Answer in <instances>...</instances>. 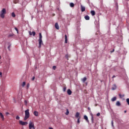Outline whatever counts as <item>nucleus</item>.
<instances>
[{
	"label": "nucleus",
	"instance_id": "f257e3e1",
	"mask_svg": "<svg viewBox=\"0 0 129 129\" xmlns=\"http://www.w3.org/2000/svg\"><path fill=\"white\" fill-rule=\"evenodd\" d=\"M6 14H7V10H6L5 8H4L2 9V10L1 12V14H0L1 18H2V19H4L5 15H6Z\"/></svg>",
	"mask_w": 129,
	"mask_h": 129
},
{
	"label": "nucleus",
	"instance_id": "f03ea898",
	"mask_svg": "<svg viewBox=\"0 0 129 129\" xmlns=\"http://www.w3.org/2000/svg\"><path fill=\"white\" fill-rule=\"evenodd\" d=\"M29 129H35V124L34 122L30 121L29 123Z\"/></svg>",
	"mask_w": 129,
	"mask_h": 129
},
{
	"label": "nucleus",
	"instance_id": "7ed1b4c3",
	"mask_svg": "<svg viewBox=\"0 0 129 129\" xmlns=\"http://www.w3.org/2000/svg\"><path fill=\"white\" fill-rule=\"evenodd\" d=\"M75 118L78 119L77 123L78 124L80 123V119L81 118V116L79 115V113H77L75 115Z\"/></svg>",
	"mask_w": 129,
	"mask_h": 129
},
{
	"label": "nucleus",
	"instance_id": "20e7f679",
	"mask_svg": "<svg viewBox=\"0 0 129 129\" xmlns=\"http://www.w3.org/2000/svg\"><path fill=\"white\" fill-rule=\"evenodd\" d=\"M19 123L21 125H26L28 124V122H24L22 120H19Z\"/></svg>",
	"mask_w": 129,
	"mask_h": 129
},
{
	"label": "nucleus",
	"instance_id": "39448f33",
	"mask_svg": "<svg viewBox=\"0 0 129 129\" xmlns=\"http://www.w3.org/2000/svg\"><path fill=\"white\" fill-rule=\"evenodd\" d=\"M39 41V48H41L42 44H43V40H42V39H39L38 40Z\"/></svg>",
	"mask_w": 129,
	"mask_h": 129
},
{
	"label": "nucleus",
	"instance_id": "423d86ee",
	"mask_svg": "<svg viewBox=\"0 0 129 129\" xmlns=\"http://www.w3.org/2000/svg\"><path fill=\"white\" fill-rule=\"evenodd\" d=\"M30 117V113H26L24 117V120H27V119Z\"/></svg>",
	"mask_w": 129,
	"mask_h": 129
},
{
	"label": "nucleus",
	"instance_id": "0eeeda50",
	"mask_svg": "<svg viewBox=\"0 0 129 129\" xmlns=\"http://www.w3.org/2000/svg\"><path fill=\"white\" fill-rule=\"evenodd\" d=\"M29 35L30 36H32L33 35V36H36V32H35V31H33L32 32L31 31H29Z\"/></svg>",
	"mask_w": 129,
	"mask_h": 129
},
{
	"label": "nucleus",
	"instance_id": "6e6552de",
	"mask_svg": "<svg viewBox=\"0 0 129 129\" xmlns=\"http://www.w3.org/2000/svg\"><path fill=\"white\" fill-rule=\"evenodd\" d=\"M67 93L69 95H71V94H72V91H71V90H70V89H69L67 90Z\"/></svg>",
	"mask_w": 129,
	"mask_h": 129
},
{
	"label": "nucleus",
	"instance_id": "1a4fd4ad",
	"mask_svg": "<svg viewBox=\"0 0 129 129\" xmlns=\"http://www.w3.org/2000/svg\"><path fill=\"white\" fill-rule=\"evenodd\" d=\"M81 12H85V7L81 5Z\"/></svg>",
	"mask_w": 129,
	"mask_h": 129
},
{
	"label": "nucleus",
	"instance_id": "9d476101",
	"mask_svg": "<svg viewBox=\"0 0 129 129\" xmlns=\"http://www.w3.org/2000/svg\"><path fill=\"white\" fill-rule=\"evenodd\" d=\"M55 29H56V30H59V25L58 24V23H56L55 24Z\"/></svg>",
	"mask_w": 129,
	"mask_h": 129
},
{
	"label": "nucleus",
	"instance_id": "9b49d317",
	"mask_svg": "<svg viewBox=\"0 0 129 129\" xmlns=\"http://www.w3.org/2000/svg\"><path fill=\"white\" fill-rule=\"evenodd\" d=\"M84 119H85V120H86V121H87L88 122H89V120H88V117H87V116L84 115Z\"/></svg>",
	"mask_w": 129,
	"mask_h": 129
},
{
	"label": "nucleus",
	"instance_id": "f8f14e48",
	"mask_svg": "<svg viewBox=\"0 0 129 129\" xmlns=\"http://www.w3.org/2000/svg\"><path fill=\"white\" fill-rule=\"evenodd\" d=\"M116 89V85H113L112 87V90H115Z\"/></svg>",
	"mask_w": 129,
	"mask_h": 129
},
{
	"label": "nucleus",
	"instance_id": "ddd939ff",
	"mask_svg": "<svg viewBox=\"0 0 129 129\" xmlns=\"http://www.w3.org/2000/svg\"><path fill=\"white\" fill-rule=\"evenodd\" d=\"M85 20H86L87 21H88L90 20V17H89V16L88 15H87L86 16H85Z\"/></svg>",
	"mask_w": 129,
	"mask_h": 129
},
{
	"label": "nucleus",
	"instance_id": "4468645a",
	"mask_svg": "<svg viewBox=\"0 0 129 129\" xmlns=\"http://www.w3.org/2000/svg\"><path fill=\"white\" fill-rule=\"evenodd\" d=\"M1 118L2 119V120H5V117H4V115L3 113H0Z\"/></svg>",
	"mask_w": 129,
	"mask_h": 129
},
{
	"label": "nucleus",
	"instance_id": "2eb2a0df",
	"mask_svg": "<svg viewBox=\"0 0 129 129\" xmlns=\"http://www.w3.org/2000/svg\"><path fill=\"white\" fill-rule=\"evenodd\" d=\"M86 80H87V78L86 77H84V78H83L82 79V81L83 83H84V82H85V81H86Z\"/></svg>",
	"mask_w": 129,
	"mask_h": 129
},
{
	"label": "nucleus",
	"instance_id": "dca6fc26",
	"mask_svg": "<svg viewBox=\"0 0 129 129\" xmlns=\"http://www.w3.org/2000/svg\"><path fill=\"white\" fill-rule=\"evenodd\" d=\"M91 14L92 16H95V11H91Z\"/></svg>",
	"mask_w": 129,
	"mask_h": 129
},
{
	"label": "nucleus",
	"instance_id": "f3484780",
	"mask_svg": "<svg viewBox=\"0 0 129 129\" xmlns=\"http://www.w3.org/2000/svg\"><path fill=\"white\" fill-rule=\"evenodd\" d=\"M116 105L117 106H120V102L119 101H117L116 103Z\"/></svg>",
	"mask_w": 129,
	"mask_h": 129
},
{
	"label": "nucleus",
	"instance_id": "a211bd4d",
	"mask_svg": "<svg viewBox=\"0 0 129 129\" xmlns=\"http://www.w3.org/2000/svg\"><path fill=\"white\" fill-rule=\"evenodd\" d=\"M70 6L71 8H74V4H73V3H70Z\"/></svg>",
	"mask_w": 129,
	"mask_h": 129
},
{
	"label": "nucleus",
	"instance_id": "6ab92c4d",
	"mask_svg": "<svg viewBox=\"0 0 129 129\" xmlns=\"http://www.w3.org/2000/svg\"><path fill=\"white\" fill-rule=\"evenodd\" d=\"M116 100V97H114L111 99V101H115Z\"/></svg>",
	"mask_w": 129,
	"mask_h": 129
},
{
	"label": "nucleus",
	"instance_id": "aec40b11",
	"mask_svg": "<svg viewBox=\"0 0 129 129\" xmlns=\"http://www.w3.org/2000/svg\"><path fill=\"white\" fill-rule=\"evenodd\" d=\"M64 38H65V43L66 44H67V35H65Z\"/></svg>",
	"mask_w": 129,
	"mask_h": 129
},
{
	"label": "nucleus",
	"instance_id": "412c9836",
	"mask_svg": "<svg viewBox=\"0 0 129 129\" xmlns=\"http://www.w3.org/2000/svg\"><path fill=\"white\" fill-rule=\"evenodd\" d=\"M42 33H39V40H42Z\"/></svg>",
	"mask_w": 129,
	"mask_h": 129
},
{
	"label": "nucleus",
	"instance_id": "4be33fe9",
	"mask_svg": "<svg viewBox=\"0 0 129 129\" xmlns=\"http://www.w3.org/2000/svg\"><path fill=\"white\" fill-rule=\"evenodd\" d=\"M12 17H13V18H15L16 17V14H15V13H12Z\"/></svg>",
	"mask_w": 129,
	"mask_h": 129
},
{
	"label": "nucleus",
	"instance_id": "5701e85b",
	"mask_svg": "<svg viewBox=\"0 0 129 129\" xmlns=\"http://www.w3.org/2000/svg\"><path fill=\"white\" fill-rule=\"evenodd\" d=\"M19 0H14V4H18Z\"/></svg>",
	"mask_w": 129,
	"mask_h": 129
},
{
	"label": "nucleus",
	"instance_id": "b1692460",
	"mask_svg": "<svg viewBox=\"0 0 129 129\" xmlns=\"http://www.w3.org/2000/svg\"><path fill=\"white\" fill-rule=\"evenodd\" d=\"M25 85H26V82H23L22 84V87H24Z\"/></svg>",
	"mask_w": 129,
	"mask_h": 129
},
{
	"label": "nucleus",
	"instance_id": "393cba45",
	"mask_svg": "<svg viewBox=\"0 0 129 129\" xmlns=\"http://www.w3.org/2000/svg\"><path fill=\"white\" fill-rule=\"evenodd\" d=\"M119 96L120 98H122V97H123L124 96V95L119 94Z\"/></svg>",
	"mask_w": 129,
	"mask_h": 129
},
{
	"label": "nucleus",
	"instance_id": "a878e982",
	"mask_svg": "<svg viewBox=\"0 0 129 129\" xmlns=\"http://www.w3.org/2000/svg\"><path fill=\"white\" fill-rule=\"evenodd\" d=\"M11 45H9V46L8 47V49L9 50V51H11Z\"/></svg>",
	"mask_w": 129,
	"mask_h": 129
},
{
	"label": "nucleus",
	"instance_id": "bb28decb",
	"mask_svg": "<svg viewBox=\"0 0 129 129\" xmlns=\"http://www.w3.org/2000/svg\"><path fill=\"white\" fill-rule=\"evenodd\" d=\"M25 113H30V112H29V109L25 110Z\"/></svg>",
	"mask_w": 129,
	"mask_h": 129
},
{
	"label": "nucleus",
	"instance_id": "cd10ccee",
	"mask_svg": "<svg viewBox=\"0 0 129 129\" xmlns=\"http://www.w3.org/2000/svg\"><path fill=\"white\" fill-rule=\"evenodd\" d=\"M66 89H67V87H64L63 88V91L64 92H65V91H66Z\"/></svg>",
	"mask_w": 129,
	"mask_h": 129
},
{
	"label": "nucleus",
	"instance_id": "c85d7f7f",
	"mask_svg": "<svg viewBox=\"0 0 129 129\" xmlns=\"http://www.w3.org/2000/svg\"><path fill=\"white\" fill-rule=\"evenodd\" d=\"M126 102H127L128 105H129V99L128 98L126 99Z\"/></svg>",
	"mask_w": 129,
	"mask_h": 129
},
{
	"label": "nucleus",
	"instance_id": "c756f323",
	"mask_svg": "<svg viewBox=\"0 0 129 129\" xmlns=\"http://www.w3.org/2000/svg\"><path fill=\"white\" fill-rule=\"evenodd\" d=\"M52 69H53V70H56V66H53Z\"/></svg>",
	"mask_w": 129,
	"mask_h": 129
},
{
	"label": "nucleus",
	"instance_id": "7c9ffc66",
	"mask_svg": "<svg viewBox=\"0 0 129 129\" xmlns=\"http://www.w3.org/2000/svg\"><path fill=\"white\" fill-rule=\"evenodd\" d=\"M16 119L19 120V119H20V116H17L16 117Z\"/></svg>",
	"mask_w": 129,
	"mask_h": 129
},
{
	"label": "nucleus",
	"instance_id": "2f4dec72",
	"mask_svg": "<svg viewBox=\"0 0 129 129\" xmlns=\"http://www.w3.org/2000/svg\"><path fill=\"white\" fill-rule=\"evenodd\" d=\"M29 87H30V84H27V88H29Z\"/></svg>",
	"mask_w": 129,
	"mask_h": 129
},
{
	"label": "nucleus",
	"instance_id": "473e14b6",
	"mask_svg": "<svg viewBox=\"0 0 129 129\" xmlns=\"http://www.w3.org/2000/svg\"><path fill=\"white\" fill-rule=\"evenodd\" d=\"M34 115L35 116H38L39 115V113H34Z\"/></svg>",
	"mask_w": 129,
	"mask_h": 129
},
{
	"label": "nucleus",
	"instance_id": "72a5a7b5",
	"mask_svg": "<svg viewBox=\"0 0 129 129\" xmlns=\"http://www.w3.org/2000/svg\"><path fill=\"white\" fill-rule=\"evenodd\" d=\"M15 29L16 30V31H17V33H19V30H18V28H17V27L15 28Z\"/></svg>",
	"mask_w": 129,
	"mask_h": 129
},
{
	"label": "nucleus",
	"instance_id": "f704fd0d",
	"mask_svg": "<svg viewBox=\"0 0 129 129\" xmlns=\"http://www.w3.org/2000/svg\"><path fill=\"white\" fill-rule=\"evenodd\" d=\"M91 116H92L91 120H92V121L93 122V116H92V114Z\"/></svg>",
	"mask_w": 129,
	"mask_h": 129
},
{
	"label": "nucleus",
	"instance_id": "c9c22d12",
	"mask_svg": "<svg viewBox=\"0 0 129 129\" xmlns=\"http://www.w3.org/2000/svg\"><path fill=\"white\" fill-rule=\"evenodd\" d=\"M97 116H100V113H97Z\"/></svg>",
	"mask_w": 129,
	"mask_h": 129
},
{
	"label": "nucleus",
	"instance_id": "e433bc0d",
	"mask_svg": "<svg viewBox=\"0 0 129 129\" xmlns=\"http://www.w3.org/2000/svg\"><path fill=\"white\" fill-rule=\"evenodd\" d=\"M111 124H112V126L113 127V121H111Z\"/></svg>",
	"mask_w": 129,
	"mask_h": 129
},
{
	"label": "nucleus",
	"instance_id": "4c0bfd02",
	"mask_svg": "<svg viewBox=\"0 0 129 129\" xmlns=\"http://www.w3.org/2000/svg\"><path fill=\"white\" fill-rule=\"evenodd\" d=\"M32 80L33 81H34V80H35V77H33L32 79Z\"/></svg>",
	"mask_w": 129,
	"mask_h": 129
},
{
	"label": "nucleus",
	"instance_id": "58836bf2",
	"mask_svg": "<svg viewBox=\"0 0 129 129\" xmlns=\"http://www.w3.org/2000/svg\"><path fill=\"white\" fill-rule=\"evenodd\" d=\"M66 113H69V110L68 109H67Z\"/></svg>",
	"mask_w": 129,
	"mask_h": 129
},
{
	"label": "nucleus",
	"instance_id": "ea45409f",
	"mask_svg": "<svg viewBox=\"0 0 129 129\" xmlns=\"http://www.w3.org/2000/svg\"><path fill=\"white\" fill-rule=\"evenodd\" d=\"M3 75V73H2V72H0V76H1L2 77V76Z\"/></svg>",
	"mask_w": 129,
	"mask_h": 129
},
{
	"label": "nucleus",
	"instance_id": "a19ab883",
	"mask_svg": "<svg viewBox=\"0 0 129 129\" xmlns=\"http://www.w3.org/2000/svg\"><path fill=\"white\" fill-rule=\"evenodd\" d=\"M115 77H116L115 76H113L112 77V78H113H113H115Z\"/></svg>",
	"mask_w": 129,
	"mask_h": 129
},
{
	"label": "nucleus",
	"instance_id": "79ce46f5",
	"mask_svg": "<svg viewBox=\"0 0 129 129\" xmlns=\"http://www.w3.org/2000/svg\"><path fill=\"white\" fill-rule=\"evenodd\" d=\"M24 102H25V104H27V100H25Z\"/></svg>",
	"mask_w": 129,
	"mask_h": 129
},
{
	"label": "nucleus",
	"instance_id": "37998d69",
	"mask_svg": "<svg viewBox=\"0 0 129 129\" xmlns=\"http://www.w3.org/2000/svg\"><path fill=\"white\" fill-rule=\"evenodd\" d=\"M113 52H114V49H113V50L111 51V53H113Z\"/></svg>",
	"mask_w": 129,
	"mask_h": 129
},
{
	"label": "nucleus",
	"instance_id": "c03bdc74",
	"mask_svg": "<svg viewBox=\"0 0 129 129\" xmlns=\"http://www.w3.org/2000/svg\"><path fill=\"white\" fill-rule=\"evenodd\" d=\"M34 113H38V112H37V111H35L34 112Z\"/></svg>",
	"mask_w": 129,
	"mask_h": 129
},
{
	"label": "nucleus",
	"instance_id": "a18cd8bd",
	"mask_svg": "<svg viewBox=\"0 0 129 129\" xmlns=\"http://www.w3.org/2000/svg\"><path fill=\"white\" fill-rule=\"evenodd\" d=\"M49 129H53V128L50 127H49Z\"/></svg>",
	"mask_w": 129,
	"mask_h": 129
},
{
	"label": "nucleus",
	"instance_id": "49530a36",
	"mask_svg": "<svg viewBox=\"0 0 129 129\" xmlns=\"http://www.w3.org/2000/svg\"><path fill=\"white\" fill-rule=\"evenodd\" d=\"M124 112L125 113H126V110H125L124 111Z\"/></svg>",
	"mask_w": 129,
	"mask_h": 129
},
{
	"label": "nucleus",
	"instance_id": "de8ad7c7",
	"mask_svg": "<svg viewBox=\"0 0 129 129\" xmlns=\"http://www.w3.org/2000/svg\"><path fill=\"white\" fill-rule=\"evenodd\" d=\"M66 115H68L69 114L68 113H66Z\"/></svg>",
	"mask_w": 129,
	"mask_h": 129
},
{
	"label": "nucleus",
	"instance_id": "09e8293b",
	"mask_svg": "<svg viewBox=\"0 0 129 129\" xmlns=\"http://www.w3.org/2000/svg\"><path fill=\"white\" fill-rule=\"evenodd\" d=\"M9 37H12V35H9Z\"/></svg>",
	"mask_w": 129,
	"mask_h": 129
},
{
	"label": "nucleus",
	"instance_id": "8fccbe9b",
	"mask_svg": "<svg viewBox=\"0 0 129 129\" xmlns=\"http://www.w3.org/2000/svg\"><path fill=\"white\" fill-rule=\"evenodd\" d=\"M0 59H1V55H0Z\"/></svg>",
	"mask_w": 129,
	"mask_h": 129
},
{
	"label": "nucleus",
	"instance_id": "3c124183",
	"mask_svg": "<svg viewBox=\"0 0 129 129\" xmlns=\"http://www.w3.org/2000/svg\"><path fill=\"white\" fill-rule=\"evenodd\" d=\"M6 113H9V112H6Z\"/></svg>",
	"mask_w": 129,
	"mask_h": 129
},
{
	"label": "nucleus",
	"instance_id": "603ef678",
	"mask_svg": "<svg viewBox=\"0 0 129 129\" xmlns=\"http://www.w3.org/2000/svg\"><path fill=\"white\" fill-rule=\"evenodd\" d=\"M0 113H2V112H0Z\"/></svg>",
	"mask_w": 129,
	"mask_h": 129
},
{
	"label": "nucleus",
	"instance_id": "864d4df0",
	"mask_svg": "<svg viewBox=\"0 0 129 129\" xmlns=\"http://www.w3.org/2000/svg\"><path fill=\"white\" fill-rule=\"evenodd\" d=\"M77 113H78V112H77Z\"/></svg>",
	"mask_w": 129,
	"mask_h": 129
}]
</instances>
